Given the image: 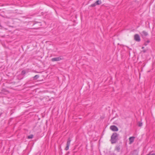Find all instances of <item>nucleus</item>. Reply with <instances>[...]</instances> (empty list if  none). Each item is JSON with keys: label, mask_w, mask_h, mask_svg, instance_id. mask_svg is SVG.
<instances>
[{"label": "nucleus", "mask_w": 155, "mask_h": 155, "mask_svg": "<svg viewBox=\"0 0 155 155\" xmlns=\"http://www.w3.org/2000/svg\"><path fill=\"white\" fill-rule=\"evenodd\" d=\"M119 134L116 133H113L111 137L110 141L112 144L116 143L118 140Z\"/></svg>", "instance_id": "obj_1"}, {"label": "nucleus", "mask_w": 155, "mask_h": 155, "mask_svg": "<svg viewBox=\"0 0 155 155\" xmlns=\"http://www.w3.org/2000/svg\"><path fill=\"white\" fill-rule=\"evenodd\" d=\"M64 59L63 57L62 56L54 58L51 59V61H58L62 60Z\"/></svg>", "instance_id": "obj_2"}, {"label": "nucleus", "mask_w": 155, "mask_h": 155, "mask_svg": "<svg viewBox=\"0 0 155 155\" xmlns=\"http://www.w3.org/2000/svg\"><path fill=\"white\" fill-rule=\"evenodd\" d=\"M71 140L70 138H68V139L66 146L64 150H67L69 149V147L70 144Z\"/></svg>", "instance_id": "obj_3"}, {"label": "nucleus", "mask_w": 155, "mask_h": 155, "mask_svg": "<svg viewBox=\"0 0 155 155\" xmlns=\"http://www.w3.org/2000/svg\"><path fill=\"white\" fill-rule=\"evenodd\" d=\"M110 129L113 131H117L118 130L117 127L115 125H111L110 127Z\"/></svg>", "instance_id": "obj_4"}, {"label": "nucleus", "mask_w": 155, "mask_h": 155, "mask_svg": "<svg viewBox=\"0 0 155 155\" xmlns=\"http://www.w3.org/2000/svg\"><path fill=\"white\" fill-rule=\"evenodd\" d=\"M134 39L137 42H140V39L139 35L136 34L134 36Z\"/></svg>", "instance_id": "obj_5"}, {"label": "nucleus", "mask_w": 155, "mask_h": 155, "mask_svg": "<svg viewBox=\"0 0 155 155\" xmlns=\"http://www.w3.org/2000/svg\"><path fill=\"white\" fill-rule=\"evenodd\" d=\"M140 34L142 37H146L148 35V33L145 31H142Z\"/></svg>", "instance_id": "obj_6"}, {"label": "nucleus", "mask_w": 155, "mask_h": 155, "mask_svg": "<svg viewBox=\"0 0 155 155\" xmlns=\"http://www.w3.org/2000/svg\"><path fill=\"white\" fill-rule=\"evenodd\" d=\"M134 138L135 137H129V140L130 141V144H131L134 141Z\"/></svg>", "instance_id": "obj_7"}, {"label": "nucleus", "mask_w": 155, "mask_h": 155, "mask_svg": "<svg viewBox=\"0 0 155 155\" xmlns=\"http://www.w3.org/2000/svg\"><path fill=\"white\" fill-rule=\"evenodd\" d=\"M39 77V75H36L34 77H33V80H37Z\"/></svg>", "instance_id": "obj_8"}, {"label": "nucleus", "mask_w": 155, "mask_h": 155, "mask_svg": "<svg viewBox=\"0 0 155 155\" xmlns=\"http://www.w3.org/2000/svg\"><path fill=\"white\" fill-rule=\"evenodd\" d=\"M95 3L97 5H100L101 4L102 2L101 0H98Z\"/></svg>", "instance_id": "obj_9"}, {"label": "nucleus", "mask_w": 155, "mask_h": 155, "mask_svg": "<svg viewBox=\"0 0 155 155\" xmlns=\"http://www.w3.org/2000/svg\"><path fill=\"white\" fill-rule=\"evenodd\" d=\"M137 125L139 127H141L143 125V123L140 121H138L137 122Z\"/></svg>", "instance_id": "obj_10"}, {"label": "nucleus", "mask_w": 155, "mask_h": 155, "mask_svg": "<svg viewBox=\"0 0 155 155\" xmlns=\"http://www.w3.org/2000/svg\"><path fill=\"white\" fill-rule=\"evenodd\" d=\"M26 71L23 70L21 72V74L22 75H24L26 74Z\"/></svg>", "instance_id": "obj_11"}, {"label": "nucleus", "mask_w": 155, "mask_h": 155, "mask_svg": "<svg viewBox=\"0 0 155 155\" xmlns=\"http://www.w3.org/2000/svg\"><path fill=\"white\" fill-rule=\"evenodd\" d=\"M150 42L149 40H148L146 42H145L144 45L145 46H146Z\"/></svg>", "instance_id": "obj_12"}, {"label": "nucleus", "mask_w": 155, "mask_h": 155, "mask_svg": "<svg viewBox=\"0 0 155 155\" xmlns=\"http://www.w3.org/2000/svg\"><path fill=\"white\" fill-rule=\"evenodd\" d=\"M33 134H31L28 136V139H32L33 137Z\"/></svg>", "instance_id": "obj_13"}, {"label": "nucleus", "mask_w": 155, "mask_h": 155, "mask_svg": "<svg viewBox=\"0 0 155 155\" xmlns=\"http://www.w3.org/2000/svg\"><path fill=\"white\" fill-rule=\"evenodd\" d=\"M120 149V148L119 146L117 147L116 148V150L118 152L119 151Z\"/></svg>", "instance_id": "obj_14"}, {"label": "nucleus", "mask_w": 155, "mask_h": 155, "mask_svg": "<svg viewBox=\"0 0 155 155\" xmlns=\"http://www.w3.org/2000/svg\"><path fill=\"white\" fill-rule=\"evenodd\" d=\"M97 5L96 3H94L92 4L91 5V7H94Z\"/></svg>", "instance_id": "obj_15"}, {"label": "nucleus", "mask_w": 155, "mask_h": 155, "mask_svg": "<svg viewBox=\"0 0 155 155\" xmlns=\"http://www.w3.org/2000/svg\"><path fill=\"white\" fill-rule=\"evenodd\" d=\"M147 155H155V153H153L152 154L150 153V154H147Z\"/></svg>", "instance_id": "obj_16"}, {"label": "nucleus", "mask_w": 155, "mask_h": 155, "mask_svg": "<svg viewBox=\"0 0 155 155\" xmlns=\"http://www.w3.org/2000/svg\"><path fill=\"white\" fill-rule=\"evenodd\" d=\"M144 52H146V51L145 50H144L143 51Z\"/></svg>", "instance_id": "obj_17"}, {"label": "nucleus", "mask_w": 155, "mask_h": 155, "mask_svg": "<svg viewBox=\"0 0 155 155\" xmlns=\"http://www.w3.org/2000/svg\"><path fill=\"white\" fill-rule=\"evenodd\" d=\"M144 48V47H143L142 48V49H143Z\"/></svg>", "instance_id": "obj_18"}]
</instances>
